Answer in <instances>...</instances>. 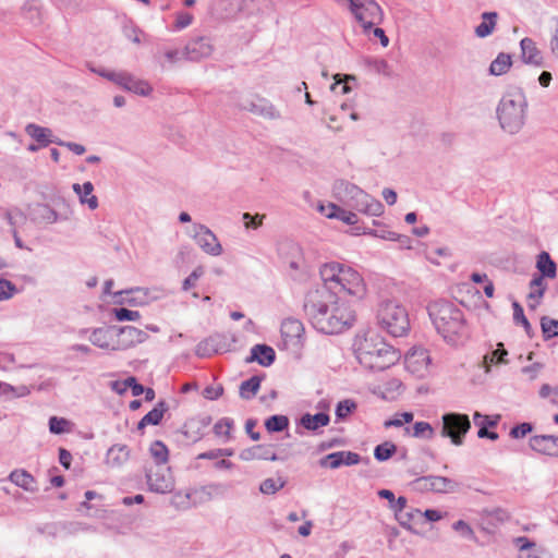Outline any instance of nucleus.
I'll return each instance as SVG.
<instances>
[{"mask_svg": "<svg viewBox=\"0 0 558 558\" xmlns=\"http://www.w3.org/2000/svg\"><path fill=\"white\" fill-rule=\"evenodd\" d=\"M341 300L335 290H328L325 286H313L303 300V312L312 326L326 335L339 333L350 328L355 320V312L349 304L336 306L330 317L325 316L328 307Z\"/></svg>", "mask_w": 558, "mask_h": 558, "instance_id": "1", "label": "nucleus"}, {"mask_svg": "<svg viewBox=\"0 0 558 558\" xmlns=\"http://www.w3.org/2000/svg\"><path fill=\"white\" fill-rule=\"evenodd\" d=\"M428 316L437 333L449 344L458 345L469 337L463 311L453 302L438 300L427 306Z\"/></svg>", "mask_w": 558, "mask_h": 558, "instance_id": "2", "label": "nucleus"}, {"mask_svg": "<svg viewBox=\"0 0 558 558\" xmlns=\"http://www.w3.org/2000/svg\"><path fill=\"white\" fill-rule=\"evenodd\" d=\"M353 349L359 363L373 372L389 368L400 357L399 352L375 331L357 335Z\"/></svg>", "mask_w": 558, "mask_h": 558, "instance_id": "3", "label": "nucleus"}, {"mask_svg": "<svg viewBox=\"0 0 558 558\" xmlns=\"http://www.w3.org/2000/svg\"><path fill=\"white\" fill-rule=\"evenodd\" d=\"M319 274L323 282L318 286L335 290L337 294L344 293L360 300L366 293L363 278L351 267L336 262L327 263L320 267Z\"/></svg>", "mask_w": 558, "mask_h": 558, "instance_id": "4", "label": "nucleus"}, {"mask_svg": "<svg viewBox=\"0 0 558 558\" xmlns=\"http://www.w3.org/2000/svg\"><path fill=\"white\" fill-rule=\"evenodd\" d=\"M527 101L521 88L506 93L497 107V118L501 129L509 134H517L525 123Z\"/></svg>", "mask_w": 558, "mask_h": 558, "instance_id": "5", "label": "nucleus"}, {"mask_svg": "<svg viewBox=\"0 0 558 558\" xmlns=\"http://www.w3.org/2000/svg\"><path fill=\"white\" fill-rule=\"evenodd\" d=\"M333 192L342 203L365 215L377 217L384 211V205L378 199L347 180H337Z\"/></svg>", "mask_w": 558, "mask_h": 558, "instance_id": "6", "label": "nucleus"}, {"mask_svg": "<svg viewBox=\"0 0 558 558\" xmlns=\"http://www.w3.org/2000/svg\"><path fill=\"white\" fill-rule=\"evenodd\" d=\"M377 319L383 329L393 337H402L410 329L407 310L396 300L379 303Z\"/></svg>", "mask_w": 558, "mask_h": 558, "instance_id": "7", "label": "nucleus"}, {"mask_svg": "<svg viewBox=\"0 0 558 558\" xmlns=\"http://www.w3.org/2000/svg\"><path fill=\"white\" fill-rule=\"evenodd\" d=\"M349 9L361 24L364 32H369L374 26L379 25L384 19V12L374 0H347Z\"/></svg>", "mask_w": 558, "mask_h": 558, "instance_id": "8", "label": "nucleus"}, {"mask_svg": "<svg viewBox=\"0 0 558 558\" xmlns=\"http://www.w3.org/2000/svg\"><path fill=\"white\" fill-rule=\"evenodd\" d=\"M442 426L440 435L449 438L454 446H462L464 437L471 429V422L466 414L449 412L441 416Z\"/></svg>", "mask_w": 558, "mask_h": 558, "instance_id": "9", "label": "nucleus"}, {"mask_svg": "<svg viewBox=\"0 0 558 558\" xmlns=\"http://www.w3.org/2000/svg\"><path fill=\"white\" fill-rule=\"evenodd\" d=\"M415 489L420 492H434V493H453L458 489L459 484L446 476L427 475L413 481Z\"/></svg>", "mask_w": 558, "mask_h": 558, "instance_id": "10", "label": "nucleus"}, {"mask_svg": "<svg viewBox=\"0 0 558 558\" xmlns=\"http://www.w3.org/2000/svg\"><path fill=\"white\" fill-rule=\"evenodd\" d=\"M233 338L222 333H215L202 340L197 345L195 353L199 357H209L217 353L227 352L230 350Z\"/></svg>", "mask_w": 558, "mask_h": 558, "instance_id": "11", "label": "nucleus"}, {"mask_svg": "<svg viewBox=\"0 0 558 558\" xmlns=\"http://www.w3.org/2000/svg\"><path fill=\"white\" fill-rule=\"evenodd\" d=\"M146 482L149 490L157 494H168L174 488V482L170 469L156 466V470L146 471Z\"/></svg>", "mask_w": 558, "mask_h": 558, "instance_id": "12", "label": "nucleus"}, {"mask_svg": "<svg viewBox=\"0 0 558 558\" xmlns=\"http://www.w3.org/2000/svg\"><path fill=\"white\" fill-rule=\"evenodd\" d=\"M239 107L264 119L278 120L281 118L279 110L268 99L259 96L245 99Z\"/></svg>", "mask_w": 558, "mask_h": 558, "instance_id": "13", "label": "nucleus"}, {"mask_svg": "<svg viewBox=\"0 0 558 558\" xmlns=\"http://www.w3.org/2000/svg\"><path fill=\"white\" fill-rule=\"evenodd\" d=\"M214 51V46L209 37L198 36L192 38L182 50L184 60L197 62L208 58Z\"/></svg>", "mask_w": 558, "mask_h": 558, "instance_id": "14", "label": "nucleus"}, {"mask_svg": "<svg viewBox=\"0 0 558 558\" xmlns=\"http://www.w3.org/2000/svg\"><path fill=\"white\" fill-rule=\"evenodd\" d=\"M148 338V335L136 327L124 326L117 327V340L112 345V350H125L136 344L143 343Z\"/></svg>", "mask_w": 558, "mask_h": 558, "instance_id": "15", "label": "nucleus"}, {"mask_svg": "<svg viewBox=\"0 0 558 558\" xmlns=\"http://www.w3.org/2000/svg\"><path fill=\"white\" fill-rule=\"evenodd\" d=\"M281 337L286 347L300 348L304 338V326L295 318H287L281 324Z\"/></svg>", "mask_w": 558, "mask_h": 558, "instance_id": "16", "label": "nucleus"}, {"mask_svg": "<svg viewBox=\"0 0 558 558\" xmlns=\"http://www.w3.org/2000/svg\"><path fill=\"white\" fill-rule=\"evenodd\" d=\"M194 239L199 247L207 254L218 256L222 253V246L217 236L206 226H195Z\"/></svg>", "mask_w": 558, "mask_h": 558, "instance_id": "17", "label": "nucleus"}, {"mask_svg": "<svg viewBox=\"0 0 558 558\" xmlns=\"http://www.w3.org/2000/svg\"><path fill=\"white\" fill-rule=\"evenodd\" d=\"M60 202L65 206L66 210L64 214H58L53 208H51L47 204H38L33 211V221L35 222H45V223H54L59 219L66 220L72 214V209L70 205L65 202L64 198H60Z\"/></svg>", "mask_w": 558, "mask_h": 558, "instance_id": "18", "label": "nucleus"}, {"mask_svg": "<svg viewBox=\"0 0 558 558\" xmlns=\"http://www.w3.org/2000/svg\"><path fill=\"white\" fill-rule=\"evenodd\" d=\"M532 450L550 457H558V437L550 435H536L530 438Z\"/></svg>", "mask_w": 558, "mask_h": 558, "instance_id": "19", "label": "nucleus"}, {"mask_svg": "<svg viewBox=\"0 0 558 558\" xmlns=\"http://www.w3.org/2000/svg\"><path fill=\"white\" fill-rule=\"evenodd\" d=\"M117 340V326L101 327L93 330L89 341L100 349H111Z\"/></svg>", "mask_w": 558, "mask_h": 558, "instance_id": "20", "label": "nucleus"}, {"mask_svg": "<svg viewBox=\"0 0 558 558\" xmlns=\"http://www.w3.org/2000/svg\"><path fill=\"white\" fill-rule=\"evenodd\" d=\"M25 132L35 140L40 147H47L51 143L58 145V142H60V138L53 136L51 129L35 123H28L25 126Z\"/></svg>", "mask_w": 558, "mask_h": 558, "instance_id": "21", "label": "nucleus"}, {"mask_svg": "<svg viewBox=\"0 0 558 558\" xmlns=\"http://www.w3.org/2000/svg\"><path fill=\"white\" fill-rule=\"evenodd\" d=\"M240 458L244 461L250 460H279L278 456L274 451V445H257L243 450L240 453Z\"/></svg>", "mask_w": 558, "mask_h": 558, "instance_id": "22", "label": "nucleus"}, {"mask_svg": "<svg viewBox=\"0 0 558 558\" xmlns=\"http://www.w3.org/2000/svg\"><path fill=\"white\" fill-rule=\"evenodd\" d=\"M276 360L275 350L267 344H255L251 349L250 356L246 357V363L257 362L264 367L270 366Z\"/></svg>", "mask_w": 558, "mask_h": 558, "instance_id": "23", "label": "nucleus"}, {"mask_svg": "<svg viewBox=\"0 0 558 558\" xmlns=\"http://www.w3.org/2000/svg\"><path fill=\"white\" fill-rule=\"evenodd\" d=\"M521 57L524 63L541 66L543 58L541 51L537 49L535 41L532 38L524 37L520 41Z\"/></svg>", "mask_w": 558, "mask_h": 558, "instance_id": "24", "label": "nucleus"}, {"mask_svg": "<svg viewBox=\"0 0 558 558\" xmlns=\"http://www.w3.org/2000/svg\"><path fill=\"white\" fill-rule=\"evenodd\" d=\"M121 88L143 97L149 96L153 93V87L147 81L137 78L130 72L126 73Z\"/></svg>", "mask_w": 558, "mask_h": 558, "instance_id": "25", "label": "nucleus"}, {"mask_svg": "<svg viewBox=\"0 0 558 558\" xmlns=\"http://www.w3.org/2000/svg\"><path fill=\"white\" fill-rule=\"evenodd\" d=\"M329 422H330L329 414H327L325 412H319L316 414H310V413L303 414L299 421V424H300V426H302L303 428H305L307 430L316 432L320 427L327 426L329 424Z\"/></svg>", "mask_w": 558, "mask_h": 558, "instance_id": "26", "label": "nucleus"}, {"mask_svg": "<svg viewBox=\"0 0 558 558\" xmlns=\"http://www.w3.org/2000/svg\"><path fill=\"white\" fill-rule=\"evenodd\" d=\"M130 458V449L126 445L116 444L111 446L106 454V461L109 465L119 468Z\"/></svg>", "mask_w": 558, "mask_h": 558, "instance_id": "27", "label": "nucleus"}, {"mask_svg": "<svg viewBox=\"0 0 558 558\" xmlns=\"http://www.w3.org/2000/svg\"><path fill=\"white\" fill-rule=\"evenodd\" d=\"M320 211L325 214L327 218H337L347 225H355L359 221L356 214L345 210L335 204L328 205V211H325L324 206H320Z\"/></svg>", "mask_w": 558, "mask_h": 558, "instance_id": "28", "label": "nucleus"}, {"mask_svg": "<svg viewBox=\"0 0 558 558\" xmlns=\"http://www.w3.org/2000/svg\"><path fill=\"white\" fill-rule=\"evenodd\" d=\"M9 480L16 486L23 488L26 492H36V481L34 476L25 470H14L10 473Z\"/></svg>", "mask_w": 558, "mask_h": 558, "instance_id": "29", "label": "nucleus"}, {"mask_svg": "<svg viewBox=\"0 0 558 558\" xmlns=\"http://www.w3.org/2000/svg\"><path fill=\"white\" fill-rule=\"evenodd\" d=\"M483 22L475 27V35L478 38H485L489 36L495 29L498 14L497 12H484L482 14Z\"/></svg>", "mask_w": 558, "mask_h": 558, "instance_id": "30", "label": "nucleus"}, {"mask_svg": "<svg viewBox=\"0 0 558 558\" xmlns=\"http://www.w3.org/2000/svg\"><path fill=\"white\" fill-rule=\"evenodd\" d=\"M536 267L539 270L541 275L547 278L556 277V263L551 259L550 255L547 252H542L538 254Z\"/></svg>", "mask_w": 558, "mask_h": 558, "instance_id": "31", "label": "nucleus"}, {"mask_svg": "<svg viewBox=\"0 0 558 558\" xmlns=\"http://www.w3.org/2000/svg\"><path fill=\"white\" fill-rule=\"evenodd\" d=\"M517 545L520 550L519 558H545L544 554L527 537H518Z\"/></svg>", "mask_w": 558, "mask_h": 558, "instance_id": "32", "label": "nucleus"}, {"mask_svg": "<svg viewBox=\"0 0 558 558\" xmlns=\"http://www.w3.org/2000/svg\"><path fill=\"white\" fill-rule=\"evenodd\" d=\"M262 383L260 376H252L247 380H244L240 385V397L244 400H250L256 396L259 390Z\"/></svg>", "mask_w": 558, "mask_h": 558, "instance_id": "33", "label": "nucleus"}, {"mask_svg": "<svg viewBox=\"0 0 558 558\" xmlns=\"http://www.w3.org/2000/svg\"><path fill=\"white\" fill-rule=\"evenodd\" d=\"M512 65L511 56L500 52L489 65V73L495 76L505 74Z\"/></svg>", "mask_w": 558, "mask_h": 558, "instance_id": "34", "label": "nucleus"}, {"mask_svg": "<svg viewBox=\"0 0 558 558\" xmlns=\"http://www.w3.org/2000/svg\"><path fill=\"white\" fill-rule=\"evenodd\" d=\"M396 519L401 526L411 532H415L412 523L422 522V512L417 509L405 510L401 513H397Z\"/></svg>", "mask_w": 558, "mask_h": 558, "instance_id": "35", "label": "nucleus"}, {"mask_svg": "<svg viewBox=\"0 0 558 558\" xmlns=\"http://www.w3.org/2000/svg\"><path fill=\"white\" fill-rule=\"evenodd\" d=\"M226 493V487L222 484H209L195 490L199 495L201 501H209L216 497H220Z\"/></svg>", "mask_w": 558, "mask_h": 558, "instance_id": "36", "label": "nucleus"}, {"mask_svg": "<svg viewBox=\"0 0 558 558\" xmlns=\"http://www.w3.org/2000/svg\"><path fill=\"white\" fill-rule=\"evenodd\" d=\"M149 452L156 462V466H165L168 461L169 451L162 441L155 440L150 445Z\"/></svg>", "mask_w": 558, "mask_h": 558, "instance_id": "37", "label": "nucleus"}, {"mask_svg": "<svg viewBox=\"0 0 558 558\" xmlns=\"http://www.w3.org/2000/svg\"><path fill=\"white\" fill-rule=\"evenodd\" d=\"M169 407L165 400L159 401L156 407L143 416L145 423L149 425H158Z\"/></svg>", "mask_w": 558, "mask_h": 558, "instance_id": "38", "label": "nucleus"}, {"mask_svg": "<svg viewBox=\"0 0 558 558\" xmlns=\"http://www.w3.org/2000/svg\"><path fill=\"white\" fill-rule=\"evenodd\" d=\"M289 426V418L286 415H271L265 421V427L269 433H280Z\"/></svg>", "mask_w": 558, "mask_h": 558, "instance_id": "39", "label": "nucleus"}, {"mask_svg": "<svg viewBox=\"0 0 558 558\" xmlns=\"http://www.w3.org/2000/svg\"><path fill=\"white\" fill-rule=\"evenodd\" d=\"M3 218L11 227V230H17V228L24 225L27 219L26 215L19 208L4 210Z\"/></svg>", "mask_w": 558, "mask_h": 558, "instance_id": "40", "label": "nucleus"}, {"mask_svg": "<svg viewBox=\"0 0 558 558\" xmlns=\"http://www.w3.org/2000/svg\"><path fill=\"white\" fill-rule=\"evenodd\" d=\"M397 451V446L391 441L377 445L374 449V457L377 461L384 462L390 459Z\"/></svg>", "mask_w": 558, "mask_h": 558, "instance_id": "41", "label": "nucleus"}, {"mask_svg": "<svg viewBox=\"0 0 558 558\" xmlns=\"http://www.w3.org/2000/svg\"><path fill=\"white\" fill-rule=\"evenodd\" d=\"M22 13L33 24L40 22V9L35 0L26 1L22 8Z\"/></svg>", "mask_w": 558, "mask_h": 558, "instance_id": "42", "label": "nucleus"}, {"mask_svg": "<svg viewBox=\"0 0 558 558\" xmlns=\"http://www.w3.org/2000/svg\"><path fill=\"white\" fill-rule=\"evenodd\" d=\"M286 485V481L281 477H278L277 480L274 478H266L259 485V490L262 494L265 495H274L280 489H282Z\"/></svg>", "mask_w": 558, "mask_h": 558, "instance_id": "43", "label": "nucleus"}, {"mask_svg": "<svg viewBox=\"0 0 558 558\" xmlns=\"http://www.w3.org/2000/svg\"><path fill=\"white\" fill-rule=\"evenodd\" d=\"M357 408L355 401L351 399H344L338 402L336 407V417L339 421L345 420L351 413Z\"/></svg>", "mask_w": 558, "mask_h": 558, "instance_id": "44", "label": "nucleus"}, {"mask_svg": "<svg viewBox=\"0 0 558 558\" xmlns=\"http://www.w3.org/2000/svg\"><path fill=\"white\" fill-rule=\"evenodd\" d=\"M513 320L517 325H522L529 337H532V326L524 315L523 307L518 303L513 302Z\"/></svg>", "mask_w": 558, "mask_h": 558, "instance_id": "45", "label": "nucleus"}, {"mask_svg": "<svg viewBox=\"0 0 558 558\" xmlns=\"http://www.w3.org/2000/svg\"><path fill=\"white\" fill-rule=\"evenodd\" d=\"M413 437L432 439L435 435L433 426L427 422H416L413 425Z\"/></svg>", "mask_w": 558, "mask_h": 558, "instance_id": "46", "label": "nucleus"}, {"mask_svg": "<svg viewBox=\"0 0 558 558\" xmlns=\"http://www.w3.org/2000/svg\"><path fill=\"white\" fill-rule=\"evenodd\" d=\"M541 327L545 339L558 336V320L549 317L541 319Z\"/></svg>", "mask_w": 558, "mask_h": 558, "instance_id": "47", "label": "nucleus"}, {"mask_svg": "<svg viewBox=\"0 0 558 558\" xmlns=\"http://www.w3.org/2000/svg\"><path fill=\"white\" fill-rule=\"evenodd\" d=\"M70 421L63 417L51 416L49 418V430L52 434L60 435L69 432Z\"/></svg>", "mask_w": 558, "mask_h": 558, "instance_id": "48", "label": "nucleus"}, {"mask_svg": "<svg viewBox=\"0 0 558 558\" xmlns=\"http://www.w3.org/2000/svg\"><path fill=\"white\" fill-rule=\"evenodd\" d=\"M508 354L507 350L504 348V344L499 342L497 344V349L492 351L489 354L484 356V362L488 364H499L506 363L505 356Z\"/></svg>", "mask_w": 558, "mask_h": 558, "instance_id": "49", "label": "nucleus"}, {"mask_svg": "<svg viewBox=\"0 0 558 558\" xmlns=\"http://www.w3.org/2000/svg\"><path fill=\"white\" fill-rule=\"evenodd\" d=\"M123 388L117 389L118 393H123L128 388L131 389L132 395L134 397H138L144 393L145 387L137 383V379L135 377H128L125 380L122 381Z\"/></svg>", "mask_w": 558, "mask_h": 558, "instance_id": "50", "label": "nucleus"}, {"mask_svg": "<svg viewBox=\"0 0 558 558\" xmlns=\"http://www.w3.org/2000/svg\"><path fill=\"white\" fill-rule=\"evenodd\" d=\"M363 233L364 234H369V235H373L375 238H379V239H383V240H388V241H392V240L399 239V234L398 233H396L393 231H390V230L386 229L385 227H380V228H377V229L364 228L363 229Z\"/></svg>", "mask_w": 558, "mask_h": 558, "instance_id": "51", "label": "nucleus"}, {"mask_svg": "<svg viewBox=\"0 0 558 558\" xmlns=\"http://www.w3.org/2000/svg\"><path fill=\"white\" fill-rule=\"evenodd\" d=\"M322 468L338 469L342 465V454L340 451L329 453L319 460Z\"/></svg>", "mask_w": 558, "mask_h": 558, "instance_id": "52", "label": "nucleus"}, {"mask_svg": "<svg viewBox=\"0 0 558 558\" xmlns=\"http://www.w3.org/2000/svg\"><path fill=\"white\" fill-rule=\"evenodd\" d=\"M17 293L16 286L8 280V279H0V302L7 301L13 298V295Z\"/></svg>", "mask_w": 558, "mask_h": 558, "instance_id": "53", "label": "nucleus"}, {"mask_svg": "<svg viewBox=\"0 0 558 558\" xmlns=\"http://www.w3.org/2000/svg\"><path fill=\"white\" fill-rule=\"evenodd\" d=\"M233 427V420L229 417L220 418L216 424L214 425V433L216 436H230V430Z\"/></svg>", "mask_w": 558, "mask_h": 558, "instance_id": "54", "label": "nucleus"}, {"mask_svg": "<svg viewBox=\"0 0 558 558\" xmlns=\"http://www.w3.org/2000/svg\"><path fill=\"white\" fill-rule=\"evenodd\" d=\"M113 315H114L116 319L119 322H125V320L133 322V320H137L141 317V315L137 311H131L125 307L113 308Z\"/></svg>", "mask_w": 558, "mask_h": 558, "instance_id": "55", "label": "nucleus"}, {"mask_svg": "<svg viewBox=\"0 0 558 558\" xmlns=\"http://www.w3.org/2000/svg\"><path fill=\"white\" fill-rule=\"evenodd\" d=\"M73 191L77 194L81 204H86L89 209L94 210L98 207V198L95 195H92L88 198H85L82 194L83 185H80L78 183H74L72 186Z\"/></svg>", "mask_w": 558, "mask_h": 558, "instance_id": "56", "label": "nucleus"}, {"mask_svg": "<svg viewBox=\"0 0 558 558\" xmlns=\"http://www.w3.org/2000/svg\"><path fill=\"white\" fill-rule=\"evenodd\" d=\"M413 421V413L412 412H402L400 414H397L393 418L388 420L385 422V427H400L405 423H411Z\"/></svg>", "mask_w": 558, "mask_h": 558, "instance_id": "57", "label": "nucleus"}, {"mask_svg": "<svg viewBox=\"0 0 558 558\" xmlns=\"http://www.w3.org/2000/svg\"><path fill=\"white\" fill-rule=\"evenodd\" d=\"M204 275V268L202 266H197L189 277H186L182 284L183 291H189L196 284V281Z\"/></svg>", "mask_w": 558, "mask_h": 558, "instance_id": "58", "label": "nucleus"}, {"mask_svg": "<svg viewBox=\"0 0 558 558\" xmlns=\"http://www.w3.org/2000/svg\"><path fill=\"white\" fill-rule=\"evenodd\" d=\"M242 218L246 229H257L262 226L265 215L256 214L253 216L250 213H244Z\"/></svg>", "mask_w": 558, "mask_h": 558, "instance_id": "59", "label": "nucleus"}, {"mask_svg": "<svg viewBox=\"0 0 558 558\" xmlns=\"http://www.w3.org/2000/svg\"><path fill=\"white\" fill-rule=\"evenodd\" d=\"M533 430V425L531 423H521L513 426L510 429V436L512 438H522L525 437L529 433Z\"/></svg>", "mask_w": 558, "mask_h": 558, "instance_id": "60", "label": "nucleus"}, {"mask_svg": "<svg viewBox=\"0 0 558 558\" xmlns=\"http://www.w3.org/2000/svg\"><path fill=\"white\" fill-rule=\"evenodd\" d=\"M452 527L456 532L460 533L462 536L466 538H473L474 536L472 527L463 520L454 522Z\"/></svg>", "mask_w": 558, "mask_h": 558, "instance_id": "61", "label": "nucleus"}, {"mask_svg": "<svg viewBox=\"0 0 558 558\" xmlns=\"http://www.w3.org/2000/svg\"><path fill=\"white\" fill-rule=\"evenodd\" d=\"M193 21V15L187 12H179L175 17L174 28L183 29L187 27Z\"/></svg>", "mask_w": 558, "mask_h": 558, "instance_id": "62", "label": "nucleus"}, {"mask_svg": "<svg viewBox=\"0 0 558 558\" xmlns=\"http://www.w3.org/2000/svg\"><path fill=\"white\" fill-rule=\"evenodd\" d=\"M543 369L542 363H533L532 365L522 367L521 372L529 377V380H534L538 373Z\"/></svg>", "mask_w": 558, "mask_h": 558, "instance_id": "63", "label": "nucleus"}, {"mask_svg": "<svg viewBox=\"0 0 558 558\" xmlns=\"http://www.w3.org/2000/svg\"><path fill=\"white\" fill-rule=\"evenodd\" d=\"M342 454V465H355L362 461V458L356 452L340 451Z\"/></svg>", "mask_w": 558, "mask_h": 558, "instance_id": "64", "label": "nucleus"}]
</instances>
